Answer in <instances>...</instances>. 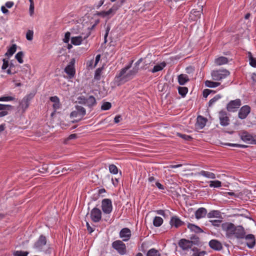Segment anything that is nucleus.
I'll list each match as a JSON object with an SVG mask.
<instances>
[{"instance_id":"1","label":"nucleus","mask_w":256,"mask_h":256,"mask_svg":"<svg viewBox=\"0 0 256 256\" xmlns=\"http://www.w3.org/2000/svg\"><path fill=\"white\" fill-rule=\"evenodd\" d=\"M221 228L228 238L238 240L244 238L246 231L242 226H235L230 222H225L222 224Z\"/></svg>"},{"instance_id":"2","label":"nucleus","mask_w":256,"mask_h":256,"mask_svg":"<svg viewBox=\"0 0 256 256\" xmlns=\"http://www.w3.org/2000/svg\"><path fill=\"white\" fill-rule=\"evenodd\" d=\"M210 74L213 80L220 81L227 78L230 72L226 69L221 68L212 70Z\"/></svg>"},{"instance_id":"3","label":"nucleus","mask_w":256,"mask_h":256,"mask_svg":"<svg viewBox=\"0 0 256 256\" xmlns=\"http://www.w3.org/2000/svg\"><path fill=\"white\" fill-rule=\"evenodd\" d=\"M134 60H131L124 68H122L120 72L116 76V78L120 81H128L133 78V77L127 78V71L132 67Z\"/></svg>"},{"instance_id":"4","label":"nucleus","mask_w":256,"mask_h":256,"mask_svg":"<svg viewBox=\"0 0 256 256\" xmlns=\"http://www.w3.org/2000/svg\"><path fill=\"white\" fill-rule=\"evenodd\" d=\"M47 240L46 237L41 234L38 240L34 242L33 248L38 252H43L46 246Z\"/></svg>"},{"instance_id":"5","label":"nucleus","mask_w":256,"mask_h":256,"mask_svg":"<svg viewBox=\"0 0 256 256\" xmlns=\"http://www.w3.org/2000/svg\"><path fill=\"white\" fill-rule=\"evenodd\" d=\"M240 139L250 144H256V135L252 134L246 131H242L240 134Z\"/></svg>"},{"instance_id":"6","label":"nucleus","mask_w":256,"mask_h":256,"mask_svg":"<svg viewBox=\"0 0 256 256\" xmlns=\"http://www.w3.org/2000/svg\"><path fill=\"white\" fill-rule=\"evenodd\" d=\"M123 242L120 240H116L112 244V248L120 255H124L126 253V247Z\"/></svg>"},{"instance_id":"7","label":"nucleus","mask_w":256,"mask_h":256,"mask_svg":"<svg viewBox=\"0 0 256 256\" xmlns=\"http://www.w3.org/2000/svg\"><path fill=\"white\" fill-rule=\"evenodd\" d=\"M34 94L30 93L26 94L20 102L19 107L22 109V112H25L30 106V101L33 98Z\"/></svg>"},{"instance_id":"8","label":"nucleus","mask_w":256,"mask_h":256,"mask_svg":"<svg viewBox=\"0 0 256 256\" xmlns=\"http://www.w3.org/2000/svg\"><path fill=\"white\" fill-rule=\"evenodd\" d=\"M241 104L242 101L239 98L232 100L227 104L226 110L229 112H235L240 108Z\"/></svg>"},{"instance_id":"9","label":"nucleus","mask_w":256,"mask_h":256,"mask_svg":"<svg viewBox=\"0 0 256 256\" xmlns=\"http://www.w3.org/2000/svg\"><path fill=\"white\" fill-rule=\"evenodd\" d=\"M102 209L105 214H110L112 210V201L110 198H104L102 202Z\"/></svg>"},{"instance_id":"10","label":"nucleus","mask_w":256,"mask_h":256,"mask_svg":"<svg viewBox=\"0 0 256 256\" xmlns=\"http://www.w3.org/2000/svg\"><path fill=\"white\" fill-rule=\"evenodd\" d=\"M102 212L101 210L97 208H93L90 212V218L94 222H98L102 220Z\"/></svg>"},{"instance_id":"11","label":"nucleus","mask_w":256,"mask_h":256,"mask_svg":"<svg viewBox=\"0 0 256 256\" xmlns=\"http://www.w3.org/2000/svg\"><path fill=\"white\" fill-rule=\"evenodd\" d=\"M75 59L72 58L68 64L65 68L64 72L68 75L70 78H72L76 74V70L74 68Z\"/></svg>"},{"instance_id":"12","label":"nucleus","mask_w":256,"mask_h":256,"mask_svg":"<svg viewBox=\"0 0 256 256\" xmlns=\"http://www.w3.org/2000/svg\"><path fill=\"white\" fill-rule=\"evenodd\" d=\"M251 111L250 107L248 105H244L241 107L238 112V117L240 120H244L247 118Z\"/></svg>"},{"instance_id":"13","label":"nucleus","mask_w":256,"mask_h":256,"mask_svg":"<svg viewBox=\"0 0 256 256\" xmlns=\"http://www.w3.org/2000/svg\"><path fill=\"white\" fill-rule=\"evenodd\" d=\"M219 119L222 126H226L230 124V118L225 110H222L219 112Z\"/></svg>"},{"instance_id":"14","label":"nucleus","mask_w":256,"mask_h":256,"mask_svg":"<svg viewBox=\"0 0 256 256\" xmlns=\"http://www.w3.org/2000/svg\"><path fill=\"white\" fill-rule=\"evenodd\" d=\"M178 244L182 250H187L192 248L193 242L192 240L182 238L179 240Z\"/></svg>"},{"instance_id":"15","label":"nucleus","mask_w":256,"mask_h":256,"mask_svg":"<svg viewBox=\"0 0 256 256\" xmlns=\"http://www.w3.org/2000/svg\"><path fill=\"white\" fill-rule=\"evenodd\" d=\"M131 236V231L127 228H122L119 233L120 238H122L124 242L128 241L130 238Z\"/></svg>"},{"instance_id":"16","label":"nucleus","mask_w":256,"mask_h":256,"mask_svg":"<svg viewBox=\"0 0 256 256\" xmlns=\"http://www.w3.org/2000/svg\"><path fill=\"white\" fill-rule=\"evenodd\" d=\"M244 238L246 240V244L249 248H252L256 245L255 236L252 234H244Z\"/></svg>"},{"instance_id":"17","label":"nucleus","mask_w":256,"mask_h":256,"mask_svg":"<svg viewBox=\"0 0 256 256\" xmlns=\"http://www.w3.org/2000/svg\"><path fill=\"white\" fill-rule=\"evenodd\" d=\"M142 58H140L134 64V66L132 69L130 70L126 74L127 78L134 77L138 72L139 70V66L142 62Z\"/></svg>"},{"instance_id":"18","label":"nucleus","mask_w":256,"mask_h":256,"mask_svg":"<svg viewBox=\"0 0 256 256\" xmlns=\"http://www.w3.org/2000/svg\"><path fill=\"white\" fill-rule=\"evenodd\" d=\"M170 224L172 227L178 228L184 224V222L181 220L178 216H173L171 217Z\"/></svg>"},{"instance_id":"19","label":"nucleus","mask_w":256,"mask_h":256,"mask_svg":"<svg viewBox=\"0 0 256 256\" xmlns=\"http://www.w3.org/2000/svg\"><path fill=\"white\" fill-rule=\"evenodd\" d=\"M50 100L54 103L52 104V108L54 110V112L52 114V116L54 112L60 108L61 104L60 103V98L57 96L50 97Z\"/></svg>"},{"instance_id":"20","label":"nucleus","mask_w":256,"mask_h":256,"mask_svg":"<svg viewBox=\"0 0 256 256\" xmlns=\"http://www.w3.org/2000/svg\"><path fill=\"white\" fill-rule=\"evenodd\" d=\"M210 248L216 250H220L222 248L221 242L216 240H212L209 242Z\"/></svg>"},{"instance_id":"21","label":"nucleus","mask_w":256,"mask_h":256,"mask_svg":"<svg viewBox=\"0 0 256 256\" xmlns=\"http://www.w3.org/2000/svg\"><path fill=\"white\" fill-rule=\"evenodd\" d=\"M206 214L207 210L204 208H198L194 212L195 218L198 220L204 218Z\"/></svg>"},{"instance_id":"22","label":"nucleus","mask_w":256,"mask_h":256,"mask_svg":"<svg viewBox=\"0 0 256 256\" xmlns=\"http://www.w3.org/2000/svg\"><path fill=\"white\" fill-rule=\"evenodd\" d=\"M207 120L204 117L199 116L197 118L196 125L200 129L204 128L206 126Z\"/></svg>"},{"instance_id":"23","label":"nucleus","mask_w":256,"mask_h":256,"mask_svg":"<svg viewBox=\"0 0 256 256\" xmlns=\"http://www.w3.org/2000/svg\"><path fill=\"white\" fill-rule=\"evenodd\" d=\"M187 227L192 232L196 234H200L203 232V230L200 228L192 224L188 223Z\"/></svg>"},{"instance_id":"24","label":"nucleus","mask_w":256,"mask_h":256,"mask_svg":"<svg viewBox=\"0 0 256 256\" xmlns=\"http://www.w3.org/2000/svg\"><path fill=\"white\" fill-rule=\"evenodd\" d=\"M96 104V100L94 96H90L88 98H86V105L88 108H92Z\"/></svg>"},{"instance_id":"25","label":"nucleus","mask_w":256,"mask_h":256,"mask_svg":"<svg viewBox=\"0 0 256 256\" xmlns=\"http://www.w3.org/2000/svg\"><path fill=\"white\" fill-rule=\"evenodd\" d=\"M198 174L208 178L214 179L216 178V175L214 173L203 170L200 172Z\"/></svg>"},{"instance_id":"26","label":"nucleus","mask_w":256,"mask_h":256,"mask_svg":"<svg viewBox=\"0 0 256 256\" xmlns=\"http://www.w3.org/2000/svg\"><path fill=\"white\" fill-rule=\"evenodd\" d=\"M166 66V64L164 62H162L160 64L154 66L152 69L149 70V72H150L152 73H155L162 70Z\"/></svg>"},{"instance_id":"27","label":"nucleus","mask_w":256,"mask_h":256,"mask_svg":"<svg viewBox=\"0 0 256 256\" xmlns=\"http://www.w3.org/2000/svg\"><path fill=\"white\" fill-rule=\"evenodd\" d=\"M206 215H207V217L208 218H220L222 217L220 212L217 210H211Z\"/></svg>"},{"instance_id":"28","label":"nucleus","mask_w":256,"mask_h":256,"mask_svg":"<svg viewBox=\"0 0 256 256\" xmlns=\"http://www.w3.org/2000/svg\"><path fill=\"white\" fill-rule=\"evenodd\" d=\"M228 62V59L224 56H220L215 59L214 63L217 66H221Z\"/></svg>"},{"instance_id":"29","label":"nucleus","mask_w":256,"mask_h":256,"mask_svg":"<svg viewBox=\"0 0 256 256\" xmlns=\"http://www.w3.org/2000/svg\"><path fill=\"white\" fill-rule=\"evenodd\" d=\"M188 80V77L186 74H181L178 76V82L180 85L184 84Z\"/></svg>"},{"instance_id":"30","label":"nucleus","mask_w":256,"mask_h":256,"mask_svg":"<svg viewBox=\"0 0 256 256\" xmlns=\"http://www.w3.org/2000/svg\"><path fill=\"white\" fill-rule=\"evenodd\" d=\"M17 46L16 44H12V46L8 48L5 56L8 57L12 56L16 50Z\"/></svg>"},{"instance_id":"31","label":"nucleus","mask_w":256,"mask_h":256,"mask_svg":"<svg viewBox=\"0 0 256 256\" xmlns=\"http://www.w3.org/2000/svg\"><path fill=\"white\" fill-rule=\"evenodd\" d=\"M250 66L253 68H256V58H254L251 52L247 53Z\"/></svg>"},{"instance_id":"32","label":"nucleus","mask_w":256,"mask_h":256,"mask_svg":"<svg viewBox=\"0 0 256 256\" xmlns=\"http://www.w3.org/2000/svg\"><path fill=\"white\" fill-rule=\"evenodd\" d=\"M82 38L81 36L72 37L71 38V42L75 46L80 45L82 42Z\"/></svg>"},{"instance_id":"33","label":"nucleus","mask_w":256,"mask_h":256,"mask_svg":"<svg viewBox=\"0 0 256 256\" xmlns=\"http://www.w3.org/2000/svg\"><path fill=\"white\" fill-rule=\"evenodd\" d=\"M220 83L217 82H214L212 80H207L205 82V85L206 86L214 88L220 86Z\"/></svg>"},{"instance_id":"34","label":"nucleus","mask_w":256,"mask_h":256,"mask_svg":"<svg viewBox=\"0 0 256 256\" xmlns=\"http://www.w3.org/2000/svg\"><path fill=\"white\" fill-rule=\"evenodd\" d=\"M146 256H161V254L158 250L152 248L148 251Z\"/></svg>"},{"instance_id":"35","label":"nucleus","mask_w":256,"mask_h":256,"mask_svg":"<svg viewBox=\"0 0 256 256\" xmlns=\"http://www.w3.org/2000/svg\"><path fill=\"white\" fill-rule=\"evenodd\" d=\"M163 223V219L160 216H156L153 220V224L156 227L160 226Z\"/></svg>"},{"instance_id":"36","label":"nucleus","mask_w":256,"mask_h":256,"mask_svg":"<svg viewBox=\"0 0 256 256\" xmlns=\"http://www.w3.org/2000/svg\"><path fill=\"white\" fill-rule=\"evenodd\" d=\"M192 250L194 253L191 256H204L206 254V251H200L196 248H192Z\"/></svg>"},{"instance_id":"37","label":"nucleus","mask_w":256,"mask_h":256,"mask_svg":"<svg viewBox=\"0 0 256 256\" xmlns=\"http://www.w3.org/2000/svg\"><path fill=\"white\" fill-rule=\"evenodd\" d=\"M76 109L77 110L79 116L83 117L86 115V110L84 107L80 106H76Z\"/></svg>"},{"instance_id":"38","label":"nucleus","mask_w":256,"mask_h":256,"mask_svg":"<svg viewBox=\"0 0 256 256\" xmlns=\"http://www.w3.org/2000/svg\"><path fill=\"white\" fill-rule=\"evenodd\" d=\"M24 54L22 52L20 51L18 52L15 56V58L20 64H22L24 62L23 58Z\"/></svg>"},{"instance_id":"39","label":"nucleus","mask_w":256,"mask_h":256,"mask_svg":"<svg viewBox=\"0 0 256 256\" xmlns=\"http://www.w3.org/2000/svg\"><path fill=\"white\" fill-rule=\"evenodd\" d=\"M210 188H218L222 186V182L218 180L210 181Z\"/></svg>"},{"instance_id":"40","label":"nucleus","mask_w":256,"mask_h":256,"mask_svg":"<svg viewBox=\"0 0 256 256\" xmlns=\"http://www.w3.org/2000/svg\"><path fill=\"white\" fill-rule=\"evenodd\" d=\"M178 94L182 97H184L188 92V88L186 87L179 86L178 88Z\"/></svg>"},{"instance_id":"41","label":"nucleus","mask_w":256,"mask_h":256,"mask_svg":"<svg viewBox=\"0 0 256 256\" xmlns=\"http://www.w3.org/2000/svg\"><path fill=\"white\" fill-rule=\"evenodd\" d=\"M222 98L220 94H217L215 96L212 98L208 102V106H212L216 101Z\"/></svg>"},{"instance_id":"42","label":"nucleus","mask_w":256,"mask_h":256,"mask_svg":"<svg viewBox=\"0 0 256 256\" xmlns=\"http://www.w3.org/2000/svg\"><path fill=\"white\" fill-rule=\"evenodd\" d=\"M102 72V68H98L96 70L94 76V80H100L101 78V74Z\"/></svg>"},{"instance_id":"43","label":"nucleus","mask_w":256,"mask_h":256,"mask_svg":"<svg viewBox=\"0 0 256 256\" xmlns=\"http://www.w3.org/2000/svg\"><path fill=\"white\" fill-rule=\"evenodd\" d=\"M28 252H24L22 250H16L14 252V256H28Z\"/></svg>"},{"instance_id":"44","label":"nucleus","mask_w":256,"mask_h":256,"mask_svg":"<svg viewBox=\"0 0 256 256\" xmlns=\"http://www.w3.org/2000/svg\"><path fill=\"white\" fill-rule=\"evenodd\" d=\"M109 171L111 174H116L118 173V168L114 164H110L109 166Z\"/></svg>"},{"instance_id":"45","label":"nucleus","mask_w":256,"mask_h":256,"mask_svg":"<svg viewBox=\"0 0 256 256\" xmlns=\"http://www.w3.org/2000/svg\"><path fill=\"white\" fill-rule=\"evenodd\" d=\"M209 222L215 227H219L222 222V220H210Z\"/></svg>"},{"instance_id":"46","label":"nucleus","mask_w":256,"mask_h":256,"mask_svg":"<svg viewBox=\"0 0 256 256\" xmlns=\"http://www.w3.org/2000/svg\"><path fill=\"white\" fill-rule=\"evenodd\" d=\"M15 100V98L12 96H4L0 97V102H9Z\"/></svg>"},{"instance_id":"47","label":"nucleus","mask_w":256,"mask_h":256,"mask_svg":"<svg viewBox=\"0 0 256 256\" xmlns=\"http://www.w3.org/2000/svg\"><path fill=\"white\" fill-rule=\"evenodd\" d=\"M13 106L10 104H0V110L5 111L4 110H11Z\"/></svg>"},{"instance_id":"48","label":"nucleus","mask_w":256,"mask_h":256,"mask_svg":"<svg viewBox=\"0 0 256 256\" xmlns=\"http://www.w3.org/2000/svg\"><path fill=\"white\" fill-rule=\"evenodd\" d=\"M112 107V104L110 102H104L101 106V109L104 110H110Z\"/></svg>"},{"instance_id":"49","label":"nucleus","mask_w":256,"mask_h":256,"mask_svg":"<svg viewBox=\"0 0 256 256\" xmlns=\"http://www.w3.org/2000/svg\"><path fill=\"white\" fill-rule=\"evenodd\" d=\"M152 63V61H147L146 60H144V66L142 67V70H149V68Z\"/></svg>"},{"instance_id":"50","label":"nucleus","mask_w":256,"mask_h":256,"mask_svg":"<svg viewBox=\"0 0 256 256\" xmlns=\"http://www.w3.org/2000/svg\"><path fill=\"white\" fill-rule=\"evenodd\" d=\"M177 136L186 140L189 141L192 140V138L190 136L187 134L178 133Z\"/></svg>"},{"instance_id":"51","label":"nucleus","mask_w":256,"mask_h":256,"mask_svg":"<svg viewBox=\"0 0 256 256\" xmlns=\"http://www.w3.org/2000/svg\"><path fill=\"white\" fill-rule=\"evenodd\" d=\"M34 32L32 30H28L26 33V38L28 40H32L33 39Z\"/></svg>"},{"instance_id":"52","label":"nucleus","mask_w":256,"mask_h":256,"mask_svg":"<svg viewBox=\"0 0 256 256\" xmlns=\"http://www.w3.org/2000/svg\"><path fill=\"white\" fill-rule=\"evenodd\" d=\"M226 145L230 146L238 147V148H247L248 146L244 144H231V143H227Z\"/></svg>"},{"instance_id":"53","label":"nucleus","mask_w":256,"mask_h":256,"mask_svg":"<svg viewBox=\"0 0 256 256\" xmlns=\"http://www.w3.org/2000/svg\"><path fill=\"white\" fill-rule=\"evenodd\" d=\"M77 100H78V102L80 104L86 105V98L84 96H80L78 98Z\"/></svg>"},{"instance_id":"54","label":"nucleus","mask_w":256,"mask_h":256,"mask_svg":"<svg viewBox=\"0 0 256 256\" xmlns=\"http://www.w3.org/2000/svg\"><path fill=\"white\" fill-rule=\"evenodd\" d=\"M3 64L2 66V70H6L9 66V63L8 60L6 58H4L2 60Z\"/></svg>"},{"instance_id":"55","label":"nucleus","mask_w":256,"mask_h":256,"mask_svg":"<svg viewBox=\"0 0 256 256\" xmlns=\"http://www.w3.org/2000/svg\"><path fill=\"white\" fill-rule=\"evenodd\" d=\"M116 10V8L112 6L108 10L106 11V16H108L110 14L114 15L115 14V12Z\"/></svg>"},{"instance_id":"56","label":"nucleus","mask_w":256,"mask_h":256,"mask_svg":"<svg viewBox=\"0 0 256 256\" xmlns=\"http://www.w3.org/2000/svg\"><path fill=\"white\" fill-rule=\"evenodd\" d=\"M70 33L68 32H66L65 34L64 38L63 39V41L64 42H65V43L68 42L70 41Z\"/></svg>"},{"instance_id":"57","label":"nucleus","mask_w":256,"mask_h":256,"mask_svg":"<svg viewBox=\"0 0 256 256\" xmlns=\"http://www.w3.org/2000/svg\"><path fill=\"white\" fill-rule=\"evenodd\" d=\"M34 4H30L29 12L30 16H32L34 14Z\"/></svg>"},{"instance_id":"58","label":"nucleus","mask_w":256,"mask_h":256,"mask_svg":"<svg viewBox=\"0 0 256 256\" xmlns=\"http://www.w3.org/2000/svg\"><path fill=\"white\" fill-rule=\"evenodd\" d=\"M212 92V90L209 89H206L203 91V96L206 98Z\"/></svg>"},{"instance_id":"59","label":"nucleus","mask_w":256,"mask_h":256,"mask_svg":"<svg viewBox=\"0 0 256 256\" xmlns=\"http://www.w3.org/2000/svg\"><path fill=\"white\" fill-rule=\"evenodd\" d=\"M93 64H94V60H92L87 62V63H86L87 66L89 68H92L95 67V66H93Z\"/></svg>"},{"instance_id":"60","label":"nucleus","mask_w":256,"mask_h":256,"mask_svg":"<svg viewBox=\"0 0 256 256\" xmlns=\"http://www.w3.org/2000/svg\"><path fill=\"white\" fill-rule=\"evenodd\" d=\"M14 4V2H13L9 1V2H7L6 3L5 6L6 8H10L13 6Z\"/></svg>"},{"instance_id":"61","label":"nucleus","mask_w":256,"mask_h":256,"mask_svg":"<svg viewBox=\"0 0 256 256\" xmlns=\"http://www.w3.org/2000/svg\"><path fill=\"white\" fill-rule=\"evenodd\" d=\"M96 14L98 16H102L103 18L106 16V11L98 12H97Z\"/></svg>"},{"instance_id":"62","label":"nucleus","mask_w":256,"mask_h":256,"mask_svg":"<svg viewBox=\"0 0 256 256\" xmlns=\"http://www.w3.org/2000/svg\"><path fill=\"white\" fill-rule=\"evenodd\" d=\"M122 120V117L120 115L116 116L114 118V122L116 124L118 123Z\"/></svg>"},{"instance_id":"63","label":"nucleus","mask_w":256,"mask_h":256,"mask_svg":"<svg viewBox=\"0 0 256 256\" xmlns=\"http://www.w3.org/2000/svg\"><path fill=\"white\" fill-rule=\"evenodd\" d=\"M156 186L160 190H163L164 189V186L158 182H156Z\"/></svg>"},{"instance_id":"64","label":"nucleus","mask_w":256,"mask_h":256,"mask_svg":"<svg viewBox=\"0 0 256 256\" xmlns=\"http://www.w3.org/2000/svg\"><path fill=\"white\" fill-rule=\"evenodd\" d=\"M1 10L2 12V13L4 14H8L9 12L8 10L6 9V6H2L1 7Z\"/></svg>"}]
</instances>
